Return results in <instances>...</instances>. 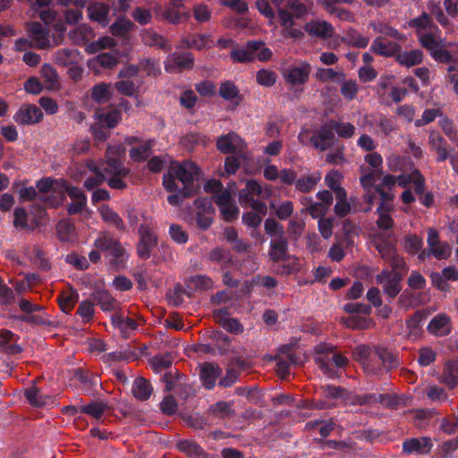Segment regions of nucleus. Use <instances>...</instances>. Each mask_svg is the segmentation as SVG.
I'll use <instances>...</instances> for the list:
<instances>
[{
  "label": "nucleus",
  "mask_w": 458,
  "mask_h": 458,
  "mask_svg": "<svg viewBox=\"0 0 458 458\" xmlns=\"http://www.w3.org/2000/svg\"><path fill=\"white\" fill-rule=\"evenodd\" d=\"M200 170L192 161L175 163L170 167L167 174L163 176V185L167 191H176L178 184L176 180L182 183L184 196H192L196 191L194 182L199 179Z\"/></svg>",
  "instance_id": "nucleus-1"
},
{
  "label": "nucleus",
  "mask_w": 458,
  "mask_h": 458,
  "mask_svg": "<svg viewBox=\"0 0 458 458\" xmlns=\"http://www.w3.org/2000/svg\"><path fill=\"white\" fill-rule=\"evenodd\" d=\"M93 245L96 249L106 252V259L114 269L120 270L125 267L128 253L121 242L112 237L109 232H101L95 239Z\"/></svg>",
  "instance_id": "nucleus-2"
},
{
  "label": "nucleus",
  "mask_w": 458,
  "mask_h": 458,
  "mask_svg": "<svg viewBox=\"0 0 458 458\" xmlns=\"http://www.w3.org/2000/svg\"><path fill=\"white\" fill-rule=\"evenodd\" d=\"M267 254L269 259L273 263L283 262L280 266L281 275H292L300 272V260L296 256L289 253V242L287 237L282 239H271Z\"/></svg>",
  "instance_id": "nucleus-3"
},
{
  "label": "nucleus",
  "mask_w": 458,
  "mask_h": 458,
  "mask_svg": "<svg viewBox=\"0 0 458 458\" xmlns=\"http://www.w3.org/2000/svg\"><path fill=\"white\" fill-rule=\"evenodd\" d=\"M314 360L319 369L330 378L337 377V371L335 369L334 366L343 369L349 362L345 356L332 351L318 352Z\"/></svg>",
  "instance_id": "nucleus-4"
},
{
  "label": "nucleus",
  "mask_w": 458,
  "mask_h": 458,
  "mask_svg": "<svg viewBox=\"0 0 458 458\" xmlns=\"http://www.w3.org/2000/svg\"><path fill=\"white\" fill-rule=\"evenodd\" d=\"M402 280L403 274L401 272L387 269H384L376 276V282L382 285L384 293L390 299H394L401 293Z\"/></svg>",
  "instance_id": "nucleus-5"
},
{
  "label": "nucleus",
  "mask_w": 458,
  "mask_h": 458,
  "mask_svg": "<svg viewBox=\"0 0 458 458\" xmlns=\"http://www.w3.org/2000/svg\"><path fill=\"white\" fill-rule=\"evenodd\" d=\"M310 144L319 151H325L334 147L336 137L329 121L312 131L309 139Z\"/></svg>",
  "instance_id": "nucleus-6"
},
{
  "label": "nucleus",
  "mask_w": 458,
  "mask_h": 458,
  "mask_svg": "<svg viewBox=\"0 0 458 458\" xmlns=\"http://www.w3.org/2000/svg\"><path fill=\"white\" fill-rule=\"evenodd\" d=\"M140 242L137 244V254L144 260L151 257L153 249L157 245V236L147 225H140L138 230Z\"/></svg>",
  "instance_id": "nucleus-7"
},
{
  "label": "nucleus",
  "mask_w": 458,
  "mask_h": 458,
  "mask_svg": "<svg viewBox=\"0 0 458 458\" xmlns=\"http://www.w3.org/2000/svg\"><path fill=\"white\" fill-rule=\"evenodd\" d=\"M310 71V64L307 62L301 61L284 68L283 76L289 84L303 85L308 81Z\"/></svg>",
  "instance_id": "nucleus-8"
},
{
  "label": "nucleus",
  "mask_w": 458,
  "mask_h": 458,
  "mask_svg": "<svg viewBox=\"0 0 458 458\" xmlns=\"http://www.w3.org/2000/svg\"><path fill=\"white\" fill-rule=\"evenodd\" d=\"M193 66L194 56L190 52H174L167 56V59L165 62V70L169 73L191 70Z\"/></svg>",
  "instance_id": "nucleus-9"
},
{
  "label": "nucleus",
  "mask_w": 458,
  "mask_h": 458,
  "mask_svg": "<svg viewBox=\"0 0 458 458\" xmlns=\"http://www.w3.org/2000/svg\"><path fill=\"white\" fill-rule=\"evenodd\" d=\"M365 161L374 170L363 174L360 177V183L364 188H371L382 174L383 158L377 152H371L365 156Z\"/></svg>",
  "instance_id": "nucleus-10"
},
{
  "label": "nucleus",
  "mask_w": 458,
  "mask_h": 458,
  "mask_svg": "<svg viewBox=\"0 0 458 458\" xmlns=\"http://www.w3.org/2000/svg\"><path fill=\"white\" fill-rule=\"evenodd\" d=\"M43 118V112L36 105H22L13 115V120L21 125L35 124Z\"/></svg>",
  "instance_id": "nucleus-11"
},
{
  "label": "nucleus",
  "mask_w": 458,
  "mask_h": 458,
  "mask_svg": "<svg viewBox=\"0 0 458 458\" xmlns=\"http://www.w3.org/2000/svg\"><path fill=\"white\" fill-rule=\"evenodd\" d=\"M432 447L433 443L428 437L407 438L402 444L403 453L405 454H428Z\"/></svg>",
  "instance_id": "nucleus-12"
},
{
  "label": "nucleus",
  "mask_w": 458,
  "mask_h": 458,
  "mask_svg": "<svg viewBox=\"0 0 458 458\" xmlns=\"http://www.w3.org/2000/svg\"><path fill=\"white\" fill-rule=\"evenodd\" d=\"M142 43L149 47H155L164 52H170L172 46L169 41L161 34L157 33L154 29H145L140 33Z\"/></svg>",
  "instance_id": "nucleus-13"
},
{
  "label": "nucleus",
  "mask_w": 458,
  "mask_h": 458,
  "mask_svg": "<svg viewBox=\"0 0 458 458\" xmlns=\"http://www.w3.org/2000/svg\"><path fill=\"white\" fill-rule=\"evenodd\" d=\"M401 50L400 44L381 37L375 38L370 46V51L373 53L385 57H394L395 59Z\"/></svg>",
  "instance_id": "nucleus-14"
},
{
  "label": "nucleus",
  "mask_w": 458,
  "mask_h": 458,
  "mask_svg": "<svg viewBox=\"0 0 458 458\" xmlns=\"http://www.w3.org/2000/svg\"><path fill=\"white\" fill-rule=\"evenodd\" d=\"M90 299L94 305H98L104 312L114 311L119 305L118 301L107 290L103 288L94 290L90 293Z\"/></svg>",
  "instance_id": "nucleus-15"
},
{
  "label": "nucleus",
  "mask_w": 458,
  "mask_h": 458,
  "mask_svg": "<svg viewBox=\"0 0 458 458\" xmlns=\"http://www.w3.org/2000/svg\"><path fill=\"white\" fill-rule=\"evenodd\" d=\"M20 336L9 329H0V350L9 355H16L22 352L23 348L17 342Z\"/></svg>",
  "instance_id": "nucleus-16"
},
{
  "label": "nucleus",
  "mask_w": 458,
  "mask_h": 458,
  "mask_svg": "<svg viewBox=\"0 0 458 458\" xmlns=\"http://www.w3.org/2000/svg\"><path fill=\"white\" fill-rule=\"evenodd\" d=\"M221 374L222 369L217 364L204 362L200 365L199 378L203 386L208 390L214 388L216 382Z\"/></svg>",
  "instance_id": "nucleus-17"
},
{
  "label": "nucleus",
  "mask_w": 458,
  "mask_h": 458,
  "mask_svg": "<svg viewBox=\"0 0 458 458\" xmlns=\"http://www.w3.org/2000/svg\"><path fill=\"white\" fill-rule=\"evenodd\" d=\"M452 322L445 313L436 315L428 323L427 330L436 336H446L452 332Z\"/></svg>",
  "instance_id": "nucleus-18"
},
{
  "label": "nucleus",
  "mask_w": 458,
  "mask_h": 458,
  "mask_svg": "<svg viewBox=\"0 0 458 458\" xmlns=\"http://www.w3.org/2000/svg\"><path fill=\"white\" fill-rule=\"evenodd\" d=\"M305 31L311 37L320 38H330L333 37L335 29L331 23L327 21L311 20L304 26Z\"/></svg>",
  "instance_id": "nucleus-19"
},
{
  "label": "nucleus",
  "mask_w": 458,
  "mask_h": 458,
  "mask_svg": "<svg viewBox=\"0 0 458 458\" xmlns=\"http://www.w3.org/2000/svg\"><path fill=\"white\" fill-rule=\"evenodd\" d=\"M88 15L90 21L97 22L102 27H106L110 22V8L105 3L95 2L89 5Z\"/></svg>",
  "instance_id": "nucleus-20"
},
{
  "label": "nucleus",
  "mask_w": 458,
  "mask_h": 458,
  "mask_svg": "<svg viewBox=\"0 0 458 458\" xmlns=\"http://www.w3.org/2000/svg\"><path fill=\"white\" fill-rule=\"evenodd\" d=\"M227 309H219L214 311V318L220 326L227 332L234 335H239L243 332V326L238 319L233 318H227Z\"/></svg>",
  "instance_id": "nucleus-21"
},
{
  "label": "nucleus",
  "mask_w": 458,
  "mask_h": 458,
  "mask_svg": "<svg viewBox=\"0 0 458 458\" xmlns=\"http://www.w3.org/2000/svg\"><path fill=\"white\" fill-rule=\"evenodd\" d=\"M99 214L102 220L108 224L109 225L114 226L119 232H125L126 225L120 216V215L114 211L109 205L103 204L100 206Z\"/></svg>",
  "instance_id": "nucleus-22"
},
{
  "label": "nucleus",
  "mask_w": 458,
  "mask_h": 458,
  "mask_svg": "<svg viewBox=\"0 0 458 458\" xmlns=\"http://www.w3.org/2000/svg\"><path fill=\"white\" fill-rule=\"evenodd\" d=\"M24 396L29 403L34 407H43L55 403V397L43 394L37 386H30L25 390Z\"/></svg>",
  "instance_id": "nucleus-23"
},
{
  "label": "nucleus",
  "mask_w": 458,
  "mask_h": 458,
  "mask_svg": "<svg viewBox=\"0 0 458 458\" xmlns=\"http://www.w3.org/2000/svg\"><path fill=\"white\" fill-rule=\"evenodd\" d=\"M441 382L450 389L458 386V359L449 360L444 364Z\"/></svg>",
  "instance_id": "nucleus-24"
},
{
  "label": "nucleus",
  "mask_w": 458,
  "mask_h": 458,
  "mask_svg": "<svg viewBox=\"0 0 458 458\" xmlns=\"http://www.w3.org/2000/svg\"><path fill=\"white\" fill-rule=\"evenodd\" d=\"M376 353L378 360L381 361V367L383 366L388 371L397 369L401 364L398 352L390 351L385 347L377 346Z\"/></svg>",
  "instance_id": "nucleus-25"
},
{
  "label": "nucleus",
  "mask_w": 458,
  "mask_h": 458,
  "mask_svg": "<svg viewBox=\"0 0 458 458\" xmlns=\"http://www.w3.org/2000/svg\"><path fill=\"white\" fill-rule=\"evenodd\" d=\"M29 33L37 47L44 49L49 46L48 31L39 22L31 23Z\"/></svg>",
  "instance_id": "nucleus-26"
},
{
  "label": "nucleus",
  "mask_w": 458,
  "mask_h": 458,
  "mask_svg": "<svg viewBox=\"0 0 458 458\" xmlns=\"http://www.w3.org/2000/svg\"><path fill=\"white\" fill-rule=\"evenodd\" d=\"M131 392L137 400L147 401L152 394L153 387L148 380L140 377L134 379Z\"/></svg>",
  "instance_id": "nucleus-27"
},
{
  "label": "nucleus",
  "mask_w": 458,
  "mask_h": 458,
  "mask_svg": "<svg viewBox=\"0 0 458 458\" xmlns=\"http://www.w3.org/2000/svg\"><path fill=\"white\" fill-rule=\"evenodd\" d=\"M239 136L234 132L221 135L216 140V148L223 154H237L236 143Z\"/></svg>",
  "instance_id": "nucleus-28"
},
{
  "label": "nucleus",
  "mask_w": 458,
  "mask_h": 458,
  "mask_svg": "<svg viewBox=\"0 0 458 458\" xmlns=\"http://www.w3.org/2000/svg\"><path fill=\"white\" fill-rule=\"evenodd\" d=\"M74 376L82 385L83 391L87 394H90L98 385L101 384L98 375L85 371L82 369H77Z\"/></svg>",
  "instance_id": "nucleus-29"
},
{
  "label": "nucleus",
  "mask_w": 458,
  "mask_h": 458,
  "mask_svg": "<svg viewBox=\"0 0 458 458\" xmlns=\"http://www.w3.org/2000/svg\"><path fill=\"white\" fill-rule=\"evenodd\" d=\"M423 60V52L420 49H412L410 51H400L397 54L395 61L405 67H411L420 64Z\"/></svg>",
  "instance_id": "nucleus-30"
},
{
  "label": "nucleus",
  "mask_w": 458,
  "mask_h": 458,
  "mask_svg": "<svg viewBox=\"0 0 458 458\" xmlns=\"http://www.w3.org/2000/svg\"><path fill=\"white\" fill-rule=\"evenodd\" d=\"M280 24L286 30V36L293 39H301L304 33L301 29L293 28L294 21L290 12L280 10Z\"/></svg>",
  "instance_id": "nucleus-31"
},
{
  "label": "nucleus",
  "mask_w": 458,
  "mask_h": 458,
  "mask_svg": "<svg viewBox=\"0 0 458 458\" xmlns=\"http://www.w3.org/2000/svg\"><path fill=\"white\" fill-rule=\"evenodd\" d=\"M391 210L392 204L380 203L377 207L376 213L378 215V218L376 224L379 229L386 231L393 228L394 221L389 215Z\"/></svg>",
  "instance_id": "nucleus-32"
},
{
  "label": "nucleus",
  "mask_w": 458,
  "mask_h": 458,
  "mask_svg": "<svg viewBox=\"0 0 458 458\" xmlns=\"http://www.w3.org/2000/svg\"><path fill=\"white\" fill-rule=\"evenodd\" d=\"M208 258L210 261L218 264L222 268H225L233 263L231 251L222 247L212 249Z\"/></svg>",
  "instance_id": "nucleus-33"
},
{
  "label": "nucleus",
  "mask_w": 458,
  "mask_h": 458,
  "mask_svg": "<svg viewBox=\"0 0 458 458\" xmlns=\"http://www.w3.org/2000/svg\"><path fill=\"white\" fill-rule=\"evenodd\" d=\"M428 314L424 310H417L406 320V327L409 330V335L415 338L421 333L423 322Z\"/></svg>",
  "instance_id": "nucleus-34"
},
{
  "label": "nucleus",
  "mask_w": 458,
  "mask_h": 458,
  "mask_svg": "<svg viewBox=\"0 0 458 458\" xmlns=\"http://www.w3.org/2000/svg\"><path fill=\"white\" fill-rule=\"evenodd\" d=\"M112 98L111 85L101 82L96 84L91 89V98L98 104H106Z\"/></svg>",
  "instance_id": "nucleus-35"
},
{
  "label": "nucleus",
  "mask_w": 458,
  "mask_h": 458,
  "mask_svg": "<svg viewBox=\"0 0 458 458\" xmlns=\"http://www.w3.org/2000/svg\"><path fill=\"white\" fill-rule=\"evenodd\" d=\"M310 0H286L284 9L293 15V19H301L309 12Z\"/></svg>",
  "instance_id": "nucleus-36"
},
{
  "label": "nucleus",
  "mask_w": 458,
  "mask_h": 458,
  "mask_svg": "<svg viewBox=\"0 0 458 458\" xmlns=\"http://www.w3.org/2000/svg\"><path fill=\"white\" fill-rule=\"evenodd\" d=\"M178 449L186 454L191 458H199L204 456L206 452L196 442L191 440H181L177 443Z\"/></svg>",
  "instance_id": "nucleus-37"
},
{
  "label": "nucleus",
  "mask_w": 458,
  "mask_h": 458,
  "mask_svg": "<svg viewBox=\"0 0 458 458\" xmlns=\"http://www.w3.org/2000/svg\"><path fill=\"white\" fill-rule=\"evenodd\" d=\"M153 145L154 140H148L139 147L131 148L129 156L135 162H143L150 156Z\"/></svg>",
  "instance_id": "nucleus-38"
},
{
  "label": "nucleus",
  "mask_w": 458,
  "mask_h": 458,
  "mask_svg": "<svg viewBox=\"0 0 458 458\" xmlns=\"http://www.w3.org/2000/svg\"><path fill=\"white\" fill-rule=\"evenodd\" d=\"M212 339L215 342V348L221 355L233 352L231 345V338L222 331H216L213 333Z\"/></svg>",
  "instance_id": "nucleus-39"
},
{
  "label": "nucleus",
  "mask_w": 458,
  "mask_h": 458,
  "mask_svg": "<svg viewBox=\"0 0 458 458\" xmlns=\"http://www.w3.org/2000/svg\"><path fill=\"white\" fill-rule=\"evenodd\" d=\"M103 171L109 175L128 176L130 169L123 166L122 161L118 158H108L103 167Z\"/></svg>",
  "instance_id": "nucleus-40"
},
{
  "label": "nucleus",
  "mask_w": 458,
  "mask_h": 458,
  "mask_svg": "<svg viewBox=\"0 0 458 458\" xmlns=\"http://www.w3.org/2000/svg\"><path fill=\"white\" fill-rule=\"evenodd\" d=\"M319 173L312 174L307 176H301L295 182V188L301 192H310L320 181Z\"/></svg>",
  "instance_id": "nucleus-41"
},
{
  "label": "nucleus",
  "mask_w": 458,
  "mask_h": 458,
  "mask_svg": "<svg viewBox=\"0 0 458 458\" xmlns=\"http://www.w3.org/2000/svg\"><path fill=\"white\" fill-rule=\"evenodd\" d=\"M107 409V404L102 402H91L87 405H81L80 411L94 419L99 420Z\"/></svg>",
  "instance_id": "nucleus-42"
},
{
  "label": "nucleus",
  "mask_w": 458,
  "mask_h": 458,
  "mask_svg": "<svg viewBox=\"0 0 458 458\" xmlns=\"http://www.w3.org/2000/svg\"><path fill=\"white\" fill-rule=\"evenodd\" d=\"M315 78L322 82L326 81H337L345 79V74L343 72H335L331 68H318Z\"/></svg>",
  "instance_id": "nucleus-43"
},
{
  "label": "nucleus",
  "mask_w": 458,
  "mask_h": 458,
  "mask_svg": "<svg viewBox=\"0 0 458 458\" xmlns=\"http://www.w3.org/2000/svg\"><path fill=\"white\" fill-rule=\"evenodd\" d=\"M264 230L271 239H282L286 237L283 225L274 218H267L265 220Z\"/></svg>",
  "instance_id": "nucleus-44"
},
{
  "label": "nucleus",
  "mask_w": 458,
  "mask_h": 458,
  "mask_svg": "<svg viewBox=\"0 0 458 458\" xmlns=\"http://www.w3.org/2000/svg\"><path fill=\"white\" fill-rule=\"evenodd\" d=\"M213 280L204 275H196L188 281V287L196 291H208L213 288Z\"/></svg>",
  "instance_id": "nucleus-45"
},
{
  "label": "nucleus",
  "mask_w": 458,
  "mask_h": 458,
  "mask_svg": "<svg viewBox=\"0 0 458 458\" xmlns=\"http://www.w3.org/2000/svg\"><path fill=\"white\" fill-rule=\"evenodd\" d=\"M239 200L242 205L249 204L255 213L263 216L267 215V207L266 203L254 199L252 196H246L244 191H240Z\"/></svg>",
  "instance_id": "nucleus-46"
},
{
  "label": "nucleus",
  "mask_w": 458,
  "mask_h": 458,
  "mask_svg": "<svg viewBox=\"0 0 458 458\" xmlns=\"http://www.w3.org/2000/svg\"><path fill=\"white\" fill-rule=\"evenodd\" d=\"M334 133L340 138L350 139L354 135L355 127L350 123H339L335 120L329 121Z\"/></svg>",
  "instance_id": "nucleus-47"
},
{
  "label": "nucleus",
  "mask_w": 458,
  "mask_h": 458,
  "mask_svg": "<svg viewBox=\"0 0 458 458\" xmlns=\"http://www.w3.org/2000/svg\"><path fill=\"white\" fill-rule=\"evenodd\" d=\"M344 324L349 328L363 330L368 329L372 325V319L368 317L352 315L345 318Z\"/></svg>",
  "instance_id": "nucleus-48"
},
{
  "label": "nucleus",
  "mask_w": 458,
  "mask_h": 458,
  "mask_svg": "<svg viewBox=\"0 0 458 458\" xmlns=\"http://www.w3.org/2000/svg\"><path fill=\"white\" fill-rule=\"evenodd\" d=\"M98 121L101 124L109 129L114 128L122 119L121 113L117 109H111L106 113L98 114Z\"/></svg>",
  "instance_id": "nucleus-49"
},
{
  "label": "nucleus",
  "mask_w": 458,
  "mask_h": 458,
  "mask_svg": "<svg viewBox=\"0 0 458 458\" xmlns=\"http://www.w3.org/2000/svg\"><path fill=\"white\" fill-rule=\"evenodd\" d=\"M164 14V21L171 24H179L187 21L191 18V12H176L170 6L165 9Z\"/></svg>",
  "instance_id": "nucleus-50"
},
{
  "label": "nucleus",
  "mask_w": 458,
  "mask_h": 458,
  "mask_svg": "<svg viewBox=\"0 0 458 458\" xmlns=\"http://www.w3.org/2000/svg\"><path fill=\"white\" fill-rule=\"evenodd\" d=\"M76 314L81 318L84 324L91 321L95 315L94 302L91 299L81 301Z\"/></svg>",
  "instance_id": "nucleus-51"
},
{
  "label": "nucleus",
  "mask_w": 458,
  "mask_h": 458,
  "mask_svg": "<svg viewBox=\"0 0 458 458\" xmlns=\"http://www.w3.org/2000/svg\"><path fill=\"white\" fill-rule=\"evenodd\" d=\"M149 364L155 372L159 373L172 366L173 357L170 353L157 355L149 360Z\"/></svg>",
  "instance_id": "nucleus-52"
},
{
  "label": "nucleus",
  "mask_w": 458,
  "mask_h": 458,
  "mask_svg": "<svg viewBox=\"0 0 458 458\" xmlns=\"http://www.w3.org/2000/svg\"><path fill=\"white\" fill-rule=\"evenodd\" d=\"M210 42V34H195L184 40V43L188 47L196 48L198 50L207 47Z\"/></svg>",
  "instance_id": "nucleus-53"
},
{
  "label": "nucleus",
  "mask_w": 458,
  "mask_h": 458,
  "mask_svg": "<svg viewBox=\"0 0 458 458\" xmlns=\"http://www.w3.org/2000/svg\"><path fill=\"white\" fill-rule=\"evenodd\" d=\"M138 65L140 71H144L148 76L157 77L161 72L159 63L154 58H142Z\"/></svg>",
  "instance_id": "nucleus-54"
},
{
  "label": "nucleus",
  "mask_w": 458,
  "mask_h": 458,
  "mask_svg": "<svg viewBox=\"0 0 458 458\" xmlns=\"http://www.w3.org/2000/svg\"><path fill=\"white\" fill-rule=\"evenodd\" d=\"M405 250L411 254H417L423 247V240L417 234H407L403 239Z\"/></svg>",
  "instance_id": "nucleus-55"
},
{
  "label": "nucleus",
  "mask_w": 458,
  "mask_h": 458,
  "mask_svg": "<svg viewBox=\"0 0 458 458\" xmlns=\"http://www.w3.org/2000/svg\"><path fill=\"white\" fill-rule=\"evenodd\" d=\"M79 300V293L76 290L63 293L59 298V305L63 311L69 313Z\"/></svg>",
  "instance_id": "nucleus-56"
},
{
  "label": "nucleus",
  "mask_w": 458,
  "mask_h": 458,
  "mask_svg": "<svg viewBox=\"0 0 458 458\" xmlns=\"http://www.w3.org/2000/svg\"><path fill=\"white\" fill-rule=\"evenodd\" d=\"M56 234L63 242H70L74 231V225L69 221L62 220L56 225Z\"/></svg>",
  "instance_id": "nucleus-57"
},
{
  "label": "nucleus",
  "mask_w": 458,
  "mask_h": 458,
  "mask_svg": "<svg viewBox=\"0 0 458 458\" xmlns=\"http://www.w3.org/2000/svg\"><path fill=\"white\" fill-rule=\"evenodd\" d=\"M409 26L415 29L419 33L420 30L430 29L433 26V21L429 14L423 12L420 16L411 19Z\"/></svg>",
  "instance_id": "nucleus-58"
},
{
  "label": "nucleus",
  "mask_w": 458,
  "mask_h": 458,
  "mask_svg": "<svg viewBox=\"0 0 458 458\" xmlns=\"http://www.w3.org/2000/svg\"><path fill=\"white\" fill-rule=\"evenodd\" d=\"M344 312L352 315L361 314L369 316L372 313V307L369 304L362 302H348L344 305Z\"/></svg>",
  "instance_id": "nucleus-59"
},
{
  "label": "nucleus",
  "mask_w": 458,
  "mask_h": 458,
  "mask_svg": "<svg viewBox=\"0 0 458 458\" xmlns=\"http://www.w3.org/2000/svg\"><path fill=\"white\" fill-rule=\"evenodd\" d=\"M418 354L417 361L420 367H428L437 360V352L431 347L424 346L420 348Z\"/></svg>",
  "instance_id": "nucleus-60"
},
{
  "label": "nucleus",
  "mask_w": 458,
  "mask_h": 458,
  "mask_svg": "<svg viewBox=\"0 0 458 458\" xmlns=\"http://www.w3.org/2000/svg\"><path fill=\"white\" fill-rule=\"evenodd\" d=\"M377 403L389 409H397L402 403V398L395 394H377Z\"/></svg>",
  "instance_id": "nucleus-61"
},
{
  "label": "nucleus",
  "mask_w": 458,
  "mask_h": 458,
  "mask_svg": "<svg viewBox=\"0 0 458 458\" xmlns=\"http://www.w3.org/2000/svg\"><path fill=\"white\" fill-rule=\"evenodd\" d=\"M458 449V437L445 441L442 445L438 446V451L437 453V457L438 458H450L452 457L454 452Z\"/></svg>",
  "instance_id": "nucleus-62"
},
{
  "label": "nucleus",
  "mask_w": 458,
  "mask_h": 458,
  "mask_svg": "<svg viewBox=\"0 0 458 458\" xmlns=\"http://www.w3.org/2000/svg\"><path fill=\"white\" fill-rule=\"evenodd\" d=\"M340 82H342V86L340 89L342 96L347 100L354 99L359 90L356 81H345L344 79L343 81H340Z\"/></svg>",
  "instance_id": "nucleus-63"
},
{
  "label": "nucleus",
  "mask_w": 458,
  "mask_h": 458,
  "mask_svg": "<svg viewBox=\"0 0 458 458\" xmlns=\"http://www.w3.org/2000/svg\"><path fill=\"white\" fill-rule=\"evenodd\" d=\"M439 125L449 140L458 145V131L452 120L443 118L439 121Z\"/></svg>",
  "instance_id": "nucleus-64"
}]
</instances>
